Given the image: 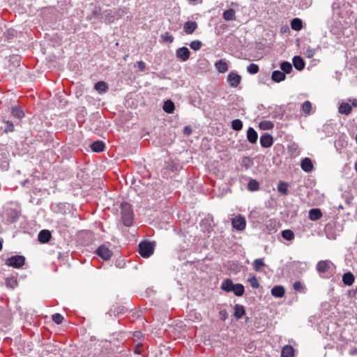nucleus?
I'll return each mask as SVG.
<instances>
[{
	"label": "nucleus",
	"instance_id": "nucleus-14",
	"mask_svg": "<svg viewBox=\"0 0 357 357\" xmlns=\"http://www.w3.org/2000/svg\"><path fill=\"white\" fill-rule=\"evenodd\" d=\"M301 167L306 173L311 172L314 169V165L311 158L305 157L301 161Z\"/></svg>",
	"mask_w": 357,
	"mask_h": 357
},
{
	"label": "nucleus",
	"instance_id": "nucleus-8",
	"mask_svg": "<svg viewBox=\"0 0 357 357\" xmlns=\"http://www.w3.org/2000/svg\"><path fill=\"white\" fill-rule=\"evenodd\" d=\"M241 76L236 71H231L227 75V81L232 88L237 87L241 82Z\"/></svg>",
	"mask_w": 357,
	"mask_h": 357
},
{
	"label": "nucleus",
	"instance_id": "nucleus-50",
	"mask_svg": "<svg viewBox=\"0 0 357 357\" xmlns=\"http://www.w3.org/2000/svg\"><path fill=\"white\" fill-rule=\"evenodd\" d=\"M102 15H103V18L108 20L109 22H114L115 19L114 15H112V12L111 10H105Z\"/></svg>",
	"mask_w": 357,
	"mask_h": 357
},
{
	"label": "nucleus",
	"instance_id": "nucleus-34",
	"mask_svg": "<svg viewBox=\"0 0 357 357\" xmlns=\"http://www.w3.org/2000/svg\"><path fill=\"white\" fill-rule=\"evenodd\" d=\"M291 28L296 31H299L303 28V21L301 19L295 17L291 21Z\"/></svg>",
	"mask_w": 357,
	"mask_h": 357
},
{
	"label": "nucleus",
	"instance_id": "nucleus-20",
	"mask_svg": "<svg viewBox=\"0 0 357 357\" xmlns=\"http://www.w3.org/2000/svg\"><path fill=\"white\" fill-rule=\"evenodd\" d=\"M197 28V24L195 21H187L183 25V30L187 34H192Z\"/></svg>",
	"mask_w": 357,
	"mask_h": 357
},
{
	"label": "nucleus",
	"instance_id": "nucleus-42",
	"mask_svg": "<svg viewBox=\"0 0 357 357\" xmlns=\"http://www.w3.org/2000/svg\"><path fill=\"white\" fill-rule=\"evenodd\" d=\"M282 237L287 241H292L294 237V233L291 229H284L281 232Z\"/></svg>",
	"mask_w": 357,
	"mask_h": 357
},
{
	"label": "nucleus",
	"instance_id": "nucleus-7",
	"mask_svg": "<svg viewBox=\"0 0 357 357\" xmlns=\"http://www.w3.org/2000/svg\"><path fill=\"white\" fill-rule=\"evenodd\" d=\"M95 254L105 261L109 260L113 255L109 248L104 244L100 245L96 250Z\"/></svg>",
	"mask_w": 357,
	"mask_h": 357
},
{
	"label": "nucleus",
	"instance_id": "nucleus-16",
	"mask_svg": "<svg viewBox=\"0 0 357 357\" xmlns=\"http://www.w3.org/2000/svg\"><path fill=\"white\" fill-rule=\"evenodd\" d=\"M19 123H14L12 121L6 120L3 121V126H1V129L4 133L11 132L15 130V128L17 127Z\"/></svg>",
	"mask_w": 357,
	"mask_h": 357
},
{
	"label": "nucleus",
	"instance_id": "nucleus-52",
	"mask_svg": "<svg viewBox=\"0 0 357 357\" xmlns=\"http://www.w3.org/2000/svg\"><path fill=\"white\" fill-rule=\"evenodd\" d=\"M202 45V43L199 40H193L190 43V47L195 51L199 50Z\"/></svg>",
	"mask_w": 357,
	"mask_h": 357
},
{
	"label": "nucleus",
	"instance_id": "nucleus-47",
	"mask_svg": "<svg viewBox=\"0 0 357 357\" xmlns=\"http://www.w3.org/2000/svg\"><path fill=\"white\" fill-rule=\"evenodd\" d=\"M265 266L264 259L259 258L256 259L253 262V267L255 271L259 272L261 271V268Z\"/></svg>",
	"mask_w": 357,
	"mask_h": 357
},
{
	"label": "nucleus",
	"instance_id": "nucleus-25",
	"mask_svg": "<svg viewBox=\"0 0 357 357\" xmlns=\"http://www.w3.org/2000/svg\"><path fill=\"white\" fill-rule=\"evenodd\" d=\"M286 75L281 70H275L272 73L271 79L275 82L279 83L282 81H284Z\"/></svg>",
	"mask_w": 357,
	"mask_h": 357
},
{
	"label": "nucleus",
	"instance_id": "nucleus-49",
	"mask_svg": "<svg viewBox=\"0 0 357 357\" xmlns=\"http://www.w3.org/2000/svg\"><path fill=\"white\" fill-rule=\"evenodd\" d=\"M6 285L8 287L14 289L17 286V280L15 278H7L6 279Z\"/></svg>",
	"mask_w": 357,
	"mask_h": 357
},
{
	"label": "nucleus",
	"instance_id": "nucleus-24",
	"mask_svg": "<svg viewBox=\"0 0 357 357\" xmlns=\"http://www.w3.org/2000/svg\"><path fill=\"white\" fill-rule=\"evenodd\" d=\"M108 85L104 81H98L94 85V89L100 94H103L108 91Z\"/></svg>",
	"mask_w": 357,
	"mask_h": 357
},
{
	"label": "nucleus",
	"instance_id": "nucleus-53",
	"mask_svg": "<svg viewBox=\"0 0 357 357\" xmlns=\"http://www.w3.org/2000/svg\"><path fill=\"white\" fill-rule=\"evenodd\" d=\"M287 150L291 155H296L298 153V145L295 143L288 145Z\"/></svg>",
	"mask_w": 357,
	"mask_h": 357
},
{
	"label": "nucleus",
	"instance_id": "nucleus-46",
	"mask_svg": "<svg viewBox=\"0 0 357 357\" xmlns=\"http://www.w3.org/2000/svg\"><path fill=\"white\" fill-rule=\"evenodd\" d=\"M294 289L300 293L305 294L307 289L300 281H296L293 284Z\"/></svg>",
	"mask_w": 357,
	"mask_h": 357
},
{
	"label": "nucleus",
	"instance_id": "nucleus-57",
	"mask_svg": "<svg viewBox=\"0 0 357 357\" xmlns=\"http://www.w3.org/2000/svg\"><path fill=\"white\" fill-rule=\"evenodd\" d=\"M142 343L137 344L133 348L134 353L136 354H142Z\"/></svg>",
	"mask_w": 357,
	"mask_h": 357
},
{
	"label": "nucleus",
	"instance_id": "nucleus-1",
	"mask_svg": "<svg viewBox=\"0 0 357 357\" xmlns=\"http://www.w3.org/2000/svg\"><path fill=\"white\" fill-rule=\"evenodd\" d=\"M20 214L21 211L18 208H14L9 204L5 205L0 213V233L6 231L10 225L15 223Z\"/></svg>",
	"mask_w": 357,
	"mask_h": 357
},
{
	"label": "nucleus",
	"instance_id": "nucleus-27",
	"mask_svg": "<svg viewBox=\"0 0 357 357\" xmlns=\"http://www.w3.org/2000/svg\"><path fill=\"white\" fill-rule=\"evenodd\" d=\"M216 70L220 73H224L228 70V64L225 59H220L215 63Z\"/></svg>",
	"mask_w": 357,
	"mask_h": 357
},
{
	"label": "nucleus",
	"instance_id": "nucleus-18",
	"mask_svg": "<svg viewBox=\"0 0 357 357\" xmlns=\"http://www.w3.org/2000/svg\"><path fill=\"white\" fill-rule=\"evenodd\" d=\"M90 147L93 152L100 153L105 150V144L101 140H96L90 145Z\"/></svg>",
	"mask_w": 357,
	"mask_h": 357
},
{
	"label": "nucleus",
	"instance_id": "nucleus-48",
	"mask_svg": "<svg viewBox=\"0 0 357 357\" xmlns=\"http://www.w3.org/2000/svg\"><path fill=\"white\" fill-rule=\"evenodd\" d=\"M259 71V67L256 63H250L247 66V72L250 75H255Z\"/></svg>",
	"mask_w": 357,
	"mask_h": 357
},
{
	"label": "nucleus",
	"instance_id": "nucleus-22",
	"mask_svg": "<svg viewBox=\"0 0 357 357\" xmlns=\"http://www.w3.org/2000/svg\"><path fill=\"white\" fill-rule=\"evenodd\" d=\"M294 68L298 70H302L305 66V61L300 56H294L292 59Z\"/></svg>",
	"mask_w": 357,
	"mask_h": 357
},
{
	"label": "nucleus",
	"instance_id": "nucleus-54",
	"mask_svg": "<svg viewBox=\"0 0 357 357\" xmlns=\"http://www.w3.org/2000/svg\"><path fill=\"white\" fill-rule=\"evenodd\" d=\"M161 38L164 42L172 43L174 41V37L169 32H165L161 36Z\"/></svg>",
	"mask_w": 357,
	"mask_h": 357
},
{
	"label": "nucleus",
	"instance_id": "nucleus-9",
	"mask_svg": "<svg viewBox=\"0 0 357 357\" xmlns=\"http://www.w3.org/2000/svg\"><path fill=\"white\" fill-rule=\"evenodd\" d=\"M69 204L59 202V203H52L50 206V208L52 212L59 214H65L66 211L69 208Z\"/></svg>",
	"mask_w": 357,
	"mask_h": 357
},
{
	"label": "nucleus",
	"instance_id": "nucleus-51",
	"mask_svg": "<svg viewBox=\"0 0 357 357\" xmlns=\"http://www.w3.org/2000/svg\"><path fill=\"white\" fill-rule=\"evenodd\" d=\"M52 319L56 324H61L63 323L64 317L59 313H54L52 315Z\"/></svg>",
	"mask_w": 357,
	"mask_h": 357
},
{
	"label": "nucleus",
	"instance_id": "nucleus-62",
	"mask_svg": "<svg viewBox=\"0 0 357 357\" xmlns=\"http://www.w3.org/2000/svg\"><path fill=\"white\" fill-rule=\"evenodd\" d=\"M57 224L61 227H68V225L66 224V220L64 218H62V219L59 220L57 222Z\"/></svg>",
	"mask_w": 357,
	"mask_h": 357
},
{
	"label": "nucleus",
	"instance_id": "nucleus-37",
	"mask_svg": "<svg viewBox=\"0 0 357 357\" xmlns=\"http://www.w3.org/2000/svg\"><path fill=\"white\" fill-rule=\"evenodd\" d=\"M352 107L347 102H342L339 106V112L342 114L348 115L351 112Z\"/></svg>",
	"mask_w": 357,
	"mask_h": 357
},
{
	"label": "nucleus",
	"instance_id": "nucleus-26",
	"mask_svg": "<svg viewBox=\"0 0 357 357\" xmlns=\"http://www.w3.org/2000/svg\"><path fill=\"white\" fill-rule=\"evenodd\" d=\"M322 217V213L320 208H314L309 211V219L312 221L319 220Z\"/></svg>",
	"mask_w": 357,
	"mask_h": 357
},
{
	"label": "nucleus",
	"instance_id": "nucleus-30",
	"mask_svg": "<svg viewBox=\"0 0 357 357\" xmlns=\"http://www.w3.org/2000/svg\"><path fill=\"white\" fill-rule=\"evenodd\" d=\"M284 114V109L281 106H276L271 113V117L276 119H282Z\"/></svg>",
	"mask_w": 357,
	"mask_h": 357
},
{
	"label": "nucleus",
	"instance_id": "nucleus-31",
	"mask_svg": "<svg viewBox=\"0 0 357 357\" xmlns=\"http://www.w3.org/2000/svg\"><path fill=\"white\" fill-rule=\"evenodd\" d=\"M354 275L350 271L344 273L342 275V282L345 285L351 286L354 282Z\"/></svg>",
	"mask_w": 357,
	"mask_h": 357
},
{
	"label": "nucleus",
	"instance_id": "nucleus-55",
	"mask_svg": "<svg viewBox=\"0 0 357 357\" xmlns=\"http://www.w3.org/2000/svg\"><path fill=\"white\" fill-rule=\"evenodd\" d=\"M248 281L252 288L257 289L259 287V283L255 276L249 278Z\"/></svg>",
	"mask_w": 357,
	"mask_h": 357
},
{
	"label": "nucleus",
	"instance_id": "nucleus-63",
	"mask_svg": "<svg viewBox=\"0 0 357 357\" xmlns=\"http://www.w3.org/2000/svg\"><path fill=\"white\" fill-rule=\"evenodd\" d=\"M220 319L222 321H225L226 319L227 318V313L226 310H221L220 312Z\"/></svg>",
	"mask_w": 357,
	"mask_h": 357
},
{
	"label": "nucleus",
	"instance_id": "nucleus-36",
	"mask_svg": "<svg viewBox=\"0 0 357 357\" xmlns=\"http://www.w3.org/2000/svg\"><path fill=\"white\" fill-rule=\"evenodd\" d=\"M288 183L284 181H280L278 183L277 189L278 191L282 195H287L289 194Z\"/></svg>",
	"mask_w": 357,
	"mask_h": 357
},
{
	"label": "nucleus",
	"instance_id": "nucleus-44",
	"mask_svg": "<svg viewBox=\"0 0 357 357\" xmlns=\"http://www.w3.org/2000/svg\"><path fill=\"white\" fill-rule=\"evenodd\" d=\"M231 128L235 131H239L243 128V122L241 119H236L231 122Z\"/></svg>",
	"mask_w": 357,
	"mask_h": 357
},
{
	"label": "nucleus",
	"instance_id": "nucleus-5",
	"mask_svg": "<svg viewBox=\"0 0 357 357\" xmlns=\"http://www.w3.org/2000/svg\"><path fill=\"white\" fill-rule=\"evenodd\" d=\"M213 221V216L208 214L207 216L203 218L199 223L202 231H207L208 233L212 231L215 227Z\"/></svg>",
	"mask_w": 357,
	"mask_h": 357
},
{
	"label": "nucleus",
	"instance_id": "nucleus-29",
	"mask_svg": "<svg viewBox=\"0 0 357 357\" xmlns=\"http://www.w3.org/2000/svg\"><path fill=\"white\" fill-rule=\"evenodd\" d=\"M162 109L167 114H173L175 110L174 102L170 100H166L164 101Z\"/></svg>",
	"mask_w": 357,
	"mask_h": 357
},
{
	"label": "nucleus",
	"instance_id": "nucleus-64",
	"mask_svg": "<svg viewBox=\"0 0 357 357\" xmlns=\"http://www.w3.org/2000/svg\"><path fill=\"white\" fill-rule=\"evenodd\" d=\"M102 14V13H101V10H100V8L98 10H96L93 11V15L96 17H99V18L103 19V15Z\"/></svg>",
	"mask_w": 357,
	"mask_h": 357
},
{
	"label": "nucleus",
	"instance_id": "nucleus-13",
	"mask_svg": "<svg viewBox=\"0 0 357 357\" xmlns=\"http://www.w3.org/2000/svg\"><path fill=\"white\" fill-rule=\"evenodd\" d=\"M259 142L263 148H270L273 144V138L271 135L265 132L260 137Z\"/></svg>",
	"mask_w": 357,
	"mask_h": 357
},
{
	"label": "nucleus",
	"instance_id": "nucleus-56",
	"mask_svg": "<svg viewBox=\"0 0 357 357\" xmlns=\"http://www.w3.org/2000/svg\"><path fill=\"white\" fill-rule=\"evenodd\" d=\"M316 53V49L308 47L305 52V55L307 58H312Z\"/></svg>",
	"mask_w": 357,
	"mask_h": 357
},
{
	"label": "nucleus",
	"instance_id": "nucleus-33",
	"mask_svg": "<svg viewBox=\"0 0 357 357\" xmlns=\"http://www.w3.org/2000/svg\"><path fill=\"white\" fill-rule=\"evenodd\" d=\"M294 349L291 345H285L281 351L282 357H294Z\"/></svg>",
	"mask_w": 357,
	"mask_h": 357
},
{
	"label": "nucleus",
	"instance_id": "nucleus-32",
	"mask_svg": "<svg viewBox=\"0 0 357 357\" xmlns=\"http://www.w3.org/2000/svg\"><path fill=\"white\" fill-rule=\"evenodd\" d=\"M222 17L226 21L236 20V12L233 8L227 9L224 11Z\"/></svg>",
	"mask_w": 357,
	"mask_h": 357
},
{
	"label": "nucleus",
	"instance_id": "nucleus-21",
	"mask_svg": "<svg viewBox=\"0 0 357 357\" xmlns=\"http://www.w3.org/2000/svg\"><path fill=\"white\" fill-rule=\"evenodd\" d=\"M247 139L251 144H256L257 142L258 134L252 127H249L247 130Z\"/></svg>",
	"mask_w": 357,
	"mask_h": 357
},
{
	"label": "nucleus",
	"instance_id": "nucleus-15",
	"mask_svg": "<svg viewBox=\"0 0 357 357\" xmlns=\"http://www.w3.org/2000/svg\"><path fill=\"white\" fill-rule=\"evenodd\" d=\"M332 264L331 261L321 260L319 261L316 266V270L319 273H325L328 272L330 268V265Z\"/></svg>",
	"mask_w": 357,
	"mask_h": 357
},
{
	"label": "nucleus",
	"instance_id": "nucleus-6",
	"mask_svg": "<svg viewBox=\"0 0 357 357\" xmlns=\"http://www.w3.org/2000/svg\"><path fill=\"white\" fill-rule=\"evenodd\" d=\"M181 168L182 166H181L178 160H169L165 162V170L169 174H176Z\"/></svg>",
	"mask_w": 357,
	"mask_h": 357
},
{
	"label": "nucleus",
	"instance_id": "nucleus-45",
	"mask_svg": "<svg viewBox=\"0 0 357 357\" xmlns=\"http://www.w3.org/2000/svg\"><path fill=\"white\" fill-rule=\"evenodd\" d=\"M312 108V103L309 100L305 101L301 105V110L303 112V113H305L307 115L311 114Z\"/></svg>",
	"mask_w": 357,
	"mask_h": 357
},
{
	"label": "nucleus",
	"instance_id": "nucleus-19",
	"mask_svg": "<svg viewBox=\"0 0 357 357\" xmlns=\"http://www.w3.org/2000/svg\"><path fill=\"white\" fill-rule=\"evenodd\" d=\"M234 316L237 320L242 319L243 317L245 314V309L243 305L236 304L234 307Z\"/></svg>",
	"mask_w": 357,
	"mask_h": 357
},
{
	"label": "nucleus",
	"instance_id": "nucleus-10",
	"mask_svg": "<svg viewBox=\"0 0 357 357\" xmlns=\"http://www.w3.org/2000/svg\"><path fill=\"white\" fill-rule=\"evenodd\" d=\"M232 227L238 231H243L246 227V220L244 217L239 215L231 220Z\"/></svg>",
	"mask_w": 357,
	"mask_h": 357
},
{
	"label": "nucleus",
	"instance_id": "nucleus-40",
	"mask_svg": "<svg viewBox=\"0 0 357 357\" xmlns=\"http://www.w3.org/2000/svg\"><path fill=\"white\" fill-rule=\"evenodd\" d=\"M259 189V183L254 178H250L248 183V190L250 192H255Z\"/></svg>",
	"mask_w": 357,
	"mask_h": 357
},
{
	"label": "nucleus",
	"instance_id": "nucleus-23",
	"mask_svg": "<svg viewBox=\"0 0 357 357\" xmlns=\"http://www.w3.org/2000/svg\"><path fill=\"white\" fill-rule=\"evenodd\" d=\"M284 294L285 289L282 285L274 286L271 289V294L275 298H282Z\"/></svg>",
	"mask_w": 357,
	"mask_h": 357
},
{
	"label": "nucleus",
	"instance_id": "nucleus-28",
	"mask_svg": "<svg viewBox=\"0 0 357 357\" xmlns=\"http://www.w3.org/2000/svg\"><path fill=\"white\" fill-rule=\"evenodd\" d=\"M234 287V283L229 278L225 279L221 284L220 288L223 291L226 292H231L233 287Z\"/></svg>",
	"mask_w": 357,
	"mask_h": 357
},
{
	"label": "nucleus",
	"instance_id": "nucleus-17",
	"mask_svg": "<svg viewBox=\"0 0 357 357\" xmlns=\"http://www.w3.org/2000/svg\"><path fill=\"white\" fill-rule=\"evenodd\" d=\"M52 238V234L50 230L43 229L38 235V240L41 243H48Z\"/></svg>",
	"mask_w": 357,
	"mask_h": 357
},
{
	"label": "nucleus",
	"instance_id": "nucleus-38",
	"mask_svg": "<svg viewBox=\"0 0 357 357\" xmlns=\"http://www.w3.org/2000/svg\"><path fill=\"white\" fill-rule=\"evenodd\" d=\"M17 31L14 29H8L3 33L5 40L8 42H11L17 36Z\"/></svg>",
	"mask_w": 357,
	"mask_h": 357
},
{
	"label": "nucleus",
	"instance_id": "nucleus-43",
	"mask_svg": "<svg viewBox=\"0 0 357 357\" xmlns=\"http://www.w3.org/2000/svg\"><path fill=\"white\" fill-rule=\"evenodd\" d=\"M274 127V124L271 121H262L259 123V128L263 130H271Z\"/></svg>",
	"mask_w": 357,
	"mask_h": 357
},
{
	"label": "nucleus",
	"instance_id": "nucleus-35",
	"mask_svg": "<svg viewBox=\"0 0 357 357\" xmlns=\"http://www.w3.org/2000/svg\"><path fill=\"white\" fill-rule=\"evenodd\" d=\"M11 115L12 116L20 120L24 116V112L21 107L18 106H15L12 107Z\"/></svg>",
	"mask_w": 357,
	"mask_h": 357
},
{
	"label": "nucleus",
	"instance_id": "nucleus-2",
	"mask_svg": "<svg viewBox=\"0 0 357 357\" xmlns=\"http://www.w3.org/2000/svg\"><path fill=\"white\" fill-rule=\"evenodd\" d=\"M120 208L123 225L126 227H132L135 222L132 206L127 202H123L120 204Z\"/></svg>",
	"mask_w": 357,
	"mask_h": 357
},
{
	"label": "nucleus",
	"instance_id": "nucleus-59",
	"mask_svg": "<svg viewBox=\"0 0 357 357\" xmlns=\"http://www.w3.org/2000/svg\"><path fill=\"white\" fill-rule=\"evenodd\" d=\"M135 66H137L140 71H144L146 70V63L142 61H137Z\"/></svg>",
	"mask_w": 357,
	"mask_h": 357
},
{
	"label": "nucleus",
	"instance_id": "nucleus-12",
	"mask_svg": "<svg viewBox=\"0 0 357 357\" xmlns=\"http://www.w3.org/2000/svg\"><path fill=\"white\" fill-rule=\"evenodd\" d=\"M126 311L127 309L125 307L119 304H116L112 306L109 310L107 312V314H109L110 317H117L120 314H125Z\"/></svg>",
	"mask_w": 357,
	"mask_h": 357
},
{
	"label": "nucleus",
	"instance_id": "nucleus-61",
	"mask_svg": "<svg viewBox=\"0 0 357 357\" xmlns=\"http://www.w3.org/2000/svg\"><path fill=\"white\" fill-rule=\"evenodd\" d=\"M250 162V160L248 157H244L242 160L243 165L245 167V168L248 169L250 168L249 162Z\"/></svg>",
	"mask_w": 357,
	"mask_h": 357
},
{
	"label": "nucleus",
	"instance_id": "nucleus-41",
	"mask_svg": "<svg viewBox=\"0 0 357 357\" xmlns=\"http://www.w3.org/2000/svg\"><path fill=\"white\" fill-rule=\"evenodd\" d=\"M280 68L281 69V71L284 73L285 75L290 73L292 70L291 63L286 61L281 62Z\"/></svg>",
	"mask_w": 357,
	"mask_h": 357
},
{
	"label": "nucleus",
	"instance_id": "nucleus-3",
	"mask_svg": "<svg viewBox=\"0 0 357 357\" xmlns=\"http://www.w3.org/2000/svg\"><path fill=\"white\" fill-rule=\"evenodd\" d=\"M155 243L149 241H142L138 245V253L143 258L150 257L154 252Z\"/></svg>",
	"mask_w": 357,
	"mask_h": 357
},
{
	"label": "nucleus",
	"instance_id": "nucleus-39",
	"mask_svg": "<svg viewBox=\"0 0 357 357\" xmlns=\"http://www.w3.org/2000/svg\"><path fill=\"white\" fill-rule=\"evenodd\" d=\"M233 289L231 292L236 296H242L245 293L244 286L241 283L234 284Z\"/></svg>",
	"mask_w": 357,
	"mask_h": 357
},
{
	"label": "nucleus",
	"instance_id": "nucleus-4",
	"mask_svg": "<svg viewBox=\"0 0 357 357\" xmlns=\"http://www.w3.org/2000/svg\"><path fill=\"white\" fill-rule=\"evenodd\" d=\"M26 261V258L23 255H15L6 259L5 264L9 267L19 269L22 268Z\"/></svg>",
	"mask_w": 357,
	"mask_h": 357
},
{
	"label": "nucleus",
	"instance_id": "nucleus-60",
	"mask_svg": "<svg viewBox=\"0 0 357 357\" xmlns=\"http://www.w3.org/2000/svg\"><path fill=\"white\" fill-rule=\"evenodd\" d=\"M183 132L185 136H190L192 133V129L191 126H186L183 128Z\"/></svg>",
	"mask_w": 357,
	"mask_h": 357
},
{
	"label": "nucleus",
	"instance_id": "nucleus-11",
	"mask_svg": "<svg viewBox=\"0 0 357 357\" xmlns=\"http://www.w3.org/2000/svg\"><path fill=\"white\" fill-rule=\"evenodd\" d=\"M190 54V51L186 47H179L176 50V57L183 62L189 59Z\"/></svg>",
	"mask_w": 357,
	"mask_h": 357
},
{
	"label": "nucleus",
	"instance_id": "nucleus-58",
	"mask_svg": "<svg viewBox=\"0 0 357 357\" xmlns=\"http://www.w3.org/2000/svg\"><path fill=\"white\" fill-rule=\"evenodd\" d=\"M115 266L119 268H123L126 266V261L124 259H117L115 262Z\"/></svg>",
	"mask_w": 357,
	"mask_h": 357
}]
</instances>
